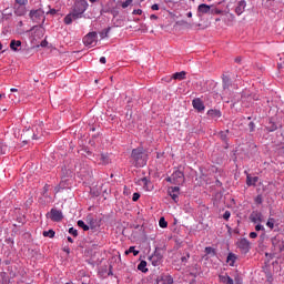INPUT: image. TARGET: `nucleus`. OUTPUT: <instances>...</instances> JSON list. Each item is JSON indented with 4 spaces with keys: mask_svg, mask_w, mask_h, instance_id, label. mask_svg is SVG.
Segmentation results:
<instances>
[{
    "mask_svg": "<svg viewBox=\"0 0 284 284\" xmlns=\"http://www.w3.org/2000/svg\"><path fill=\"white\" fill-rule=\"evenodd\" d=\"M139 199H141V194L133 193L132 201L136 202V201H139Z\"/></svg>",
    "mask_w": 284,
    "mask_h": 284,
    "instance_id": "c9c22d12",
    "label": "nucleus"
},
{
    "mask_svg": "<svg viewBox=\"0 0 284 284\" xmlns=\"http://www.w3.org/2000/svg\"><path fill=\"white\" fill-rule=\"evenodd\" d=\"M213 4L201 3L197 7V17H205V14H211Z\"/></svg>",
    "mask_w": 284,
    "mask_h": 284,
    "instance_id": "423d86ee",
    "label": "nucleus"
},
{
    "mask_svg": "<svg viewBox=\"0 0 284 284\" xmlns=\"http://www.w3.org/2000/svg\"><path fill=\"white\" fill-rule=\"evenodd\" d=\"M1 154H6V151H1Z\"/></svg>",
    "mask_w": 284,
    "mask_h": 284,
    "instance_id": "e2e57ef3",
    "label": "nucleus"
},
{
    "mask_svg": "<svg viewBox=\"0 0 284 284\" xmlns=\"http://www.w3.org/2000/svg\"><path fill=\"white\" fill-rule=\"evenodd\" d=\"M68 241H69V243H74V240H72V237H68Z\"/></svg>",
    "mask_w": 284,
    "mask_h": 284,
    "instance_id": "8fccbe9b",
    "label": "nucleus"
},
{
    "mask_svg": "<svg viewBox=\"0 0 284 284\" xmlns=\"http://www.w3.org/2000/svg\"><path fill=\"white\" fill-rule=\"evenodd\" d=\"M100 161H101L102 165H108V163H110V158L108 156V154H101Z\"/></svg>",
    "mask_w": 284,
    "mask_h": 284,
    "instance_id": "5701e85b",
    "label": "nucleus"
},
{
    "mask_svg": "<svg viewBox=\"0 0 284 284\" xmlns=\"http://www.w3.org/2000/svg\"><path fill=\"white\" fill-rule=\"evenodd\" d=\"M223 88L224 90H227V88H230V78H227L226 75H223Z\"/></svg>",
    "mask_w": 284,
    "mask_h": 284,
    "instance_id": "a878e982",
    "label": "nucleus"
},
{
    "mask_svg": "<svg viewBox=\"0 0 284 284\" xmlns=\"http://www.w3.org/2000/svg\"><path fill=\"white\" fill-rule=\"evenodd\" d=\"M252 223H261L263 221V215L261 213H253L251 215Z\"/></svg>",
    "mask_w": 284,
    "mask_h": 284,
    "instance_id": "f3484780",
    "label": "nucleus"
},
{
    "mask_svg": "<svg viewBox=\"0 0 284 284\" xmlns=\"http://www.w3.org/2000/svg\"><path fill=\"white\" fill-rule=\"evenodd\" d=\"M169 183H173L174 185H181V183H184L185 175L183 174V171L175 170L170 178L166 179Z\"/></svg>",
    "mask_w": 284,
    "mask_h": 284,
    "instance_id": "7ed1b4c3",
    "label": "nucleus"
},
{
    "mask_svg": "<svg viewBox=\"0 0 284 284\" xmlns=\"http://www.w3.org/2000/svg\"><path fill=\"white\" fill-rule=\"evenodd\" d=\"M138 270L145 274V272H148V262L141 261L138 265Z\"/></svg>",
    "mask_w": 284,
    "mask_h": 284,
    "instance_id": "412c9836",
    "label": "nucleus"
},
{
    "mask_svg": "<svg viewBox=\"0 0 284 284\" xmlns=\"http://www.w3.org/2000/svg\"><path fill=\"white\" fill-rule=\"evenodd\" d=\"M239 250L242 252V254H247V252H250L251 250V244H250V240L243 237L241 240L237 241L236 243Z\"/></svg>",
    "mask_w": 284,
    "mask_h": 284,
    "instance_id": "39448f33",
    "label": "nucleus"
},
{
    "mask_svg": "<svg viewBox=\"0 0 284 284\" xmlns=\"http://www.w3.org/2000/svg\"><path fill=\"white\" fill-rule=\"evenodd\" d=\"M125 254H133V256H139V251L134 246H131L129 250L125 251Z\"/></svg>",
    "mask_w": 284,
    "mask_h": 284,
    "instance_id": "393cba45",
    "label": "nucleus"
},
{
    "mask_svg": "<svg viewBox=\"0 0 284 284\" xmlns=\"http://www.w3.org/2000/svg\"><path fill=\"white\" fill-rule=\"evenodd\" d=\"M139 185H142L143 190H145V192H152V190L154 189V185H152V182H150L148 180V178H142L138 181Z\"/></svg>",
    "mask_w": 284,
    "mask_h": 284,
    "instance_id": "6e6552de",
    "label": "nucleus"
},
{
    "mask_svg": "<svg viewBox=\"0 0 284 284\" xmlns=\"http://www.w3.org/2000/svg\"><path fill=\"white\" fill-rule=\"evenodd\" d=\"M205 253L206 254H212L214 256V254H216V252L214 251V248H212V246H206L205 247Z\"/></svg>",
    "mask_w": 284,
    "mask_h": 284,
    "instance_id": "c756f323",
    "label": "nucleus"
},
{
    "mask_svg": "<svg viewBox=\"0 0 284 284\" xmlns=\"http://www.w3.org/2000/svg\"><path fill=\"white\" fill-rule=\"evenodd\" d=\"M20 45H21V41H20V40H12V41L10 42V48H11V50L17 51V48H20Z\"/></svg>",
    "mask_w": 284,
    "mask_h": 284,
    "instance_id": "4be33fe9",
    "label": "nucleus"
},
{
    "mask_svg": "<svg viewBox=\"0 0 284 284\" xmlns=\"http://www.w3.org/2000/svg\"><path fill=\"white\" fill-rule=\"evenodd\" d=\"M19 90L18 89H14V88H12V89H10V92H18Z\"/></svg>",
    "mask_w": 284,
    "mask_h": 284,
    "instance_id": "3c124183",
    "label": "nucleus"
},
{
    "mask_svg": "<svg viewBox=\"0 0 284 284\" xmlns=\"http://www.w3.org/2000/svg\"><path fill=\"white\" fill-rule=\"evenodd\" d=\"M88 8L89 4L85 0H75L72 7V12L64 18V23L70 26L73 21H77V19H81Z\"/></svg>",
    "mask_w": 284,
    "mask_h": 284,
    "instance_id": "f257e3e1",
    "label": "nucleus"
},
{
    "mask_svg": "<svg viewBox=\"0 0 284 284\" xmlns=\"http://www.w3.org/2000/svg\"><path fill=\"white\" fill-rule=\"evenodd\" d=\"M90 3H97V0H89Z\"/></svg>",
    "mask_w": 284,
    "mask_h": 284,
    "instance_id": "6e6d98bb",
    "label": "nucleus"
},
{
    "mask_svg": "<svg viewBox=\"0 0 284 284\" xmlns=\"http://www.w3.org/2000/svg\"><path fill=\"white\" fill-rule=\"evenodd\" d=\"M0 278H2V283H6L8 281L6 278V272L0 273Z\"/></svg>",
    "mask_w": 284,
    "mask_h": 284,
    "instance_id": "ea45409f",
    "label": "nucleus"
},
{
    "mask_svg": "<svg viewBox=\"0 0 284 284\" xmlns=\"http://www.w3.org/2000/svg\"><path fill=\"white\" fill-rule=\"evenodd\" d=\"M185 261H187V257H182V263H185Z\"/></svg>",
    "mask_w": 284,
    "mask_h": 284,
    "instance_id": "5fc2aeb1",
    "label": "nucleus"
},
{
    "mask_svg": "<svg viewBox=\"0 0 284 284\" xmlns=\"http://www.w3.org/2000/svg\"><path fill=\"white\" fill-rule=\"evenodd\" d=\"M223 11L221 9H217V8H214L212 7L211 8V14H221Z\"/></svg>",
    "mask_w": 284,
    "mask_h": 284,
    "instance_id": "7c9ffc66",
    "label": "nucleus"
},
{
    "mask_svg": "<svg viewBox=\"0 0 284 284\" xmlns=\"http://www.w3.org/2000/svg\"><path fill=\"white\" fill-rule=\"evenodd\" d=\"M98 34L97 32H89L84 38H83V44L87 48H94V45H97L98 42Z\"/></svg>",
    "mask_w": 284,
    "mask_h": 284,
    "instance_id": "20e7f679",
    "label": "nucleus"
},
{
    "mask_svg": "<svg viewBox=\"0 0 284 284\" xmlns=\"http://www.w3.org/2000/svg\"><path fill=\"white\" fill-rule=\"evenodd\" d=\"M256 236H258V234L256 232L250 233V239H256Z\"/></svg>",
    "mask_w": 284,
    "mask_h": 284,
    "instance_id": "a19ab883",
    "label": "nucleus"
},
{
    "mask_svg": "<svg viewBox=\"0 0 284 284\" xmlns=\"http://www.w3.org/2000/svg\"><path fill=\"white\" fill-rule=\"evenodd\" d=\"M192 104H193V108L199 112H203V110H205V104H203V101H201V99H194L192 101Z\"/></svg>",
    "mask_w": 284,
    "mask_h": 284,
    "instance_id": "4468645a",
    "label": "nucleus"
},
{
    "mask_svg": "<svg viewBox=\"0 0 284 284\" xmlns=\"http://www.w3.org/2000/svg\"><path fill=\"white\" fill-rule=\"evenodd\" d=\"M207 115L211 119H221V111L211 109V110L207 111Z\"/></svg>",
    "mask_w": 284,
    "mask_h": 284,
    "instance_id": "2eb2a0df",
    "label": "nucleus"
},
{
    "mask_svg": "<svg viewBox=\"0 0 284 284\" xmlns=\"http://www.w3.org/2000/svg\"><path fill=\"white\" fill-rule=\"evenodd\" d=\"M32 139H33L34 141H37V140L39 139V134H37V133H33V136H32Z\"/></svg>",
    "mask_w": 284,
    "mask_h": 284,
    "instance_id": "a18cd8bd",
    "label": "nucleus"
},
{
    "mask_svg": "<svg viewBox=\"0 0 284 284\" xmlns=\"http://www.w3.org/2000/svg\"><path fill=\"white\" fill-rule=\"evenodd\" d=\"M158 284H174V278L172 275H162L160 278H158Z\"/></svg>",
    "mask_w": 284,
    "mask_h": 284,
    "instance_id": "ddd939ff",
    "label": "nucleus"
},
{
    "mask_svg": "<svg viewBox=\"0 0 284 284\" xmlns=\"http://www.w3.org/2000/svg\"><path fill=\"white\" fill-rule=\"evenodd\" d=\"M131 159L134 161L135 168H144V165H148V153H144L142 148L133 149Z\"/></svg>",
    "mask_w": 284,
    "mask_h": 284,
    "instance_id": "f03ea898",
    "label": "nucleus"
},
{
    "mask_svg": "<svg viewBox=\"0 0 284 284\" xmlns=\"http://www.w3.org/2000/svg\"><path fill=\"white\" fill-rule=\"evenodd\" d=\"M151 10H159V4H158V3L153 4V6L151 7Z\"/></svg>",
    "mask_w": 284,
    "mask_h": 284,
    "instance_id": "37998d69",
    "label": "nucleus"
},
{
    "mask_svg": "<svg viewBox=\"0 0 284 284\" xmlns=\"http://www.w3.org/2000/svg\"><path fill=\"white\" fill-rule=\"evenodd\" d=\"M16 3H18V6H28V0H16Z\"/></svg>",
    "mask_w": 284,
    "mask_h": 284,
    "instance_id": "72a5a7b5",
    "label": "nucleus"
},
{
    "mask_svg": "<svg viewBox=\"0 0 284 284\" xmlns=\"http://www.w3.org/2000/svg\"><path fill=\"white\" fill-rule=\"evenodd\" d=\"M41 45H42V47L45 45V42H42Z\"/></svg>",
    "mask_w": 284,
    "mask_h": 284,
    "instance_id": "052dcab7",
    "label": "nucleus"
},
{
    "mask_svg": "<svg viewBox=\"0 0 284 284\" xmlns=\"http://www.w3.org/2000/svg\"><path fill=\"white\" fill-rule=\"evenodd\" d=\"M132 14H143V10L141 9H134Z\"/></svg>",
    "mask_w": 284,
    "mask_h": 284,
    "instance_id": "4c0bfd02",
    "label": "nucleus"
},
{
    "mask_svg": "<svg viewBox=\"0 0 284 284\" xmlns=\"http://www.w3.org/2000/svg\"><path fill=\"white\" fill-rule=\"evenodd\" d=\"M149 261L153 267H159L161 265V261H163V256H161L159 253H154L150 256Z\"/></svg>",
    "mask_w": 284,
    "mask_h": 284,
    "instance_id": "1a4fd4ad",
    "label": "nucleus"
},
{
    "mask_svg": "<svg viewBox=\"0 0 284 284\" xmlns=\"http://www.w3.org/2000/svg\"><path fill=\"white\" fill-rule=\"evenodd\" d=\"M41 45H42V47L45 45V42H42Z\"/></svg>",
    "mask_w": 284,
    "mask_h": 284,
    "instance_id": "680f3d73",
    "label": "nucleus"
},
{
    "mask_svg": "<svg viewBox=\"0 0 284 284\" xmlns=\"http://www.w3.org/2000/svg\"><path fill=\"white\" fill-rule=\"evenodd\" d=\"M78 227H81L84 232H88V230H90V226H88V224H85L83 220L78 221Z\"/></svg>",
    "mask_w": 284,
    "mask_h": 284,
    "instance_id": "b1692460",
    "label": "nucleus"
},
{
    "mask_svg": "<svg viewBox=\"0 0 284 284\" xmlns=\"http://www.w3.org/2000/svg\"><path fill=\"white\" fill-rule=\"evenodd\" d=\"M179 192H180L179 186L169 187V194L175 203L179 201Z\"/></svg>",
    "mask_w": 284,
    "mask_h": 284,
    "instance_id": "f8f14e48",
    "label": "nucleus"
},
{
    "mask_svg": "<svg viewBox=\"0 0 284 284\" xmlns=\"http://www.w3.org/2000/svg\"><path fill=\"white\" fill-rule=\"evenodd\" d=\"M186 17H189V19H192V11H190L189 13H186Z\"/></svg>",
    "mask_w": 284,
    "mask_h": 284,
    "instance_id": "09e8293b",
    "label": "nucleus"
},
{
    "mask_svg": "<svg viewBox=\"0 0 284 284\" xmlns=\"http://www.w3.org/2000/svg\"><path fill=\"white\" fill-rule=\"evenodd\" d=\"M250 128H251V131L253 132V130H254V122H250Z\"/></svg>",
    "mask_w": 284,
    "mask_h": 284,
    "instance_id": "49530a36",
    "label": "nucleus"
},
{
    "mask_svg": "<svg viewBox=\"0 0 284 284\" xmlns=\"http://www.w3.org/2000/svg\"><path fill=\"white\" fill-rule=\"evenodd\" d=\"M69 234H71L72 236H79V232L74 227L69 229Z\"/></svg>",
    "mask_w": 284,
    "mask_h": 284,
    "instance_id": "2f4dec72",
    "label": "nucleus"
},
{
    "mask_svg": "<svg viewBox=\"0 0 284 284\" xmlns=\"http://www.w3.org/2000/svg\"><path fill=\"white\" fill-rule=\"evenodd\" d=\"M232 216V213H230V211H225L223 214V220L224 221H230V217Z\"/></svg>",
    "mask_w": 284,
    "mask_h": 284,
    "instance_id": "473e14b6",
    "label": "nucleus"
},
{
    "mask_svg": "<svg viewBox=\"0 0 284 284\" xmlns=\"http://www.w3.org/2000/svg\"><path fill=\"white\" fill-rule=\"evenodd\" d=\"M133 0H125L123 3H122V8H129L130 4L132 3Z\"/></svg>",
    "mask_w": 284,
    "mask_h": 284,
    "instance_id": "f704fd0d",
    "label": "nucleus"
},
{
    "mask_svg": "<svg viewBox=\"0 0 284 284\" xmlns=\"http://www.w3.org/2000/svg\"><path fill=\"white\" fill-rule=\"evenodd\" d=\"M43 236H48L49 239H54V232L52 230L44 231Z\"/></svg>",
    "mask_w": 284,
    "mask_h": 284,
    "instance_id": "cd10ccee",
    "label": "nucleus"
},
{
    "mask_svg": "<svg viewBox=\"0 0 284 284\" xmlns=\"http://www.w3.org/2000/svg\"><path fill=\"white\" fill-rule=\"evenodd\" d=\"M221 136H222V139H223V133H221Z\"/></svg>",
    "mask_w": 284,
    "mask_h": 284,
    "instance_id": "0e129e2a",
    "label": "nucleus"
},
{
    "mask_svg": "<svg viewBox=\"0 0 284 284\" xmlns=\"http://www.w3.org/2000/svg\"><path fill=\"white\" fill-rule=\"evenodd\" d=\"M255 230L256 232H261V230H265V227L261 224H256Z\"/></svg>",
    "mask_w": 284,
    "mask_h": 284,
    "instance_id": "58836bf2",
    "label": "nucleus"
},
{
    "mask_svg": "<svg viewBox=\"0 0 284 284\" xmlns=\"http://www.w3.org/2000/svg\"><path fill=\"white\" fill-rule=\"evenodd\" d=\"M185 71L182 72H176L172 75V79H175L178 81H183V79H185Z\"/></svg>",
    "mask_w": 284,
    "mask_h": 284,
    "instance_id": "aec40b11",
    "label": "nucleus"
},
{
    "mask_svg": "<svg viewBox=\"0 0 284 284\" xmlns=\"http://www.w3.org/2000/svg\"><path fill=\"white\" fill-rule=\"evenodd\" d=\"M68 284H70V283H68Z\"/></svg>",
    "mask_w": 284,
    "mask_h": 284,
    "instance_id": "774afa93",
    "label": "nucleus"
},
{
    "mask_svg": "<svg viewBox=\"0 0 284 284\" xmlns=\"http://www.w3.org/2000/svg\"><path fill=\"white\" fill-rule=\"evenodd\" d=\"M14 14H17V17H23L26 14V7L20 6L16 8Z\"/></svg>",
    "mask_w": 284,
    "mask_h": 284,
    "instance_id": "6ab92c4d",
    "label": "nucleus"
},
{
    "mask_svg": "<svg viewBox=\"0 0 284 284\" xmlns=\"http://www.w3.org/2000/svg\"><path fill=\"white\" fill-rule=\"evenodd\" d=\"M219 278L223 284H234V280H232V277H230L227 274L220 275Z\"/></svg>",
    "mask_w": 284,
    "mask_h": 284,
    "instance_id": "dca6fc26",
    "label": "nucleus"
},
{
    "mask_svg": "<svg viewBox=\"0 0 284 284\" xmlns=\"http://www.w3.org/2000/svg\"><path fill=\"white\" fill-rule=\"evenodd\" d=\"M276 223V221L273 217H270L266 222L267 227H270V230H274V224Z\"/></svg>",
    "mask_w": 284,
    "mask_h": 284,
    "instance_id": "bb28decb",
    "label": "nucleus"
},
{
    "mask_svg": "<svg viewBox=\"0 0 284 284\" xmlns=\"http://www.w3.org/2000/svg\"><path fill=\"white\" fill-rule=\"evenodd\" d=\"M151 19H159V17H156L155 14H152Z\"/></svg>",
    "mask_w": 284,
    "mask_h": 284,
    "instance_id": "864d4df0",
    "label": "nucleus"
},
{
    "mask_svg": "<svg viewBox=\"0 0 284 284\" xmlns=\"http://www.w3.org/2000/svg\"><path fill=\"white\" fill-rule=\"evenodd\" d=\"M57 13V9H51L50 11L47 12V14H55Z\"/></svg>",
    "mask_w": 284,
    "mask_h": 284,
    "instance_id": "79ce46f5",
    "label": "nucleus"
},
{
    "mask_svg": "<svg viewBox=\"0 0 284 284\" xmlns=\"http://www.w3.org/2000/svg\"><path fill=\"white\" fill-rule=\"evenodd\" d=\"M239 261V256L234 253H229L227 257H226V263L230 267H235L236 266V262Z\"/></svg>",
    "mask_w": 284,
    "mask_h": 284,
    "instance_id": "9b49d317",
    "label": "nucleus"
},
{
    "mask_svg": "<svg viewBox=\"0 0 284 284\" xmlns=\"http://www.w3.org/2000/svg\"><path fill=\"white\" fill-rule=\"evenodd\" d=\"M101 39H105V34L101 33Z\"/></svg>",
    "mask_w": 284,
    "mask_h": 284,
    "instance_id": "4d7b16f0",
    "label": "nucleus"
},
{
    "mask_svg": "<svg viewBox=\"0 0 284 284\" xmlns=\"http://www.w3.org/2000/svg\"><path fill=\"white\" fill-rule=\"evenodd\" d=\"M41 130H42L41 126L36 128V131H37L38 134H40Z\"/></svg>",
    "mask_w": 284,
    "mask_h": 284,
    "instance_id": "de8ad7c7",
    "label": "nucleus"
},
{
    "mask_svg": "<svg viewBox=\"0 0 284 284\" xmlns=\"http://www.w3.org/2000/svg\"><path fill=\"white\" fill-rule=\"evenodd\" d=\"M245 8H247V2L245 0L237 2V6L235 7V14L241 17V14L245 12Z\"/></svg>",
    "mask_w": 284,
    "mask_h": 284,
    "instance_id": "9d476101",
    "label": "nucleus"
},
{
    "mask_svg": "<svg viewBox=\"0 0 284 284\" xmlns=\"http://www.w3.org/2000/svg\"><path fill=\"white\" fill-rule=\"evenodd\" d=\"M256 183H258V176H254V178L250 175L246 176V185L252 186V185H256Z\"/></svg>",
    "mask_w": 284,
    "mask_h": 284,
    "instance_id": "a211bd4d",
    "label": "nucleus"
},
{
    "mask_svg": "<svg viewBox=\"0 0 284 284\" xmlns=\"http://www.w3.org/2000/svg\"><path fill=\"white\" fill-rule=\"evenodd\" d=\"M231 18L234 19V14L231 13Z\"/></svg>",
    "mask_w": 284,
    "mask_h": 284,
    "instance_id": "bf43d9fd",
    "label": "nucleus"
},
{
    "mask_svg": "<svg viewBox=\"0 0 284 284\" xmlns=\"http://www.w3.org/2000/svg\"><path fill=\"white\" fill-rule=\"evenodd\" d=\"M30 14H31V18H34V14H37V11H34V12L31 11Z\"/></svg>",
    "mask_w": 284,
    "mask_h": 284,
    "instance_id": "603ef678",
    "label": "nucleus"
},
{
    "mask_svg": "<svg viewBox=\"0 0 284 284\" xmlns=\"http://www.w3.org/2000/svg\"><path fill=\"white\" fill-rule=\"evenodd\" d=\"M160 227H168V222L165 221V217H161L159 221Z\"/></svg>",
    "mask_w": 284,
    "mask_h": 284,
    "instance_id": "c85d7f7f",
    "label": "nucleus"
},
{
    "mask_svg": "<svg viewBox=\"0 0 284 284\" xmlns=\"http://www.w3.org/2000/svg\"><path fill=\"white\" fill-rule=\"evenodd\" d=\"M3 95L0 94V99L2 98Z\"/></svg>",
    "mask_w": 284,
    "mask_h": 284,
    "instance_id": "69168bd1",
    "label": "nucleus"
},
{
    "mask_svg": "<svg viewBox=\"0 0 284 284\" xmlns=\"http://www.w3.org/2000/svg\"><path fill=\"white\" fill-rule=\"evenodd\" d=\"M48 217L51 219V221H54L55 223H59L63 219V212L52 209L50 213H48Z\"/></svg>",
    "mask_w": 284,
    "mask_h": 284,
    "instance_id": "0eeeda50",
    "label": "nucleus"
},
{
    "mask_svg": "<svg viewBox=\"0 0 284 284\" xmlns=\"http://www.w3.org/2000/svg\"><path fill=\"white\" fill-rule=\"evenodd\" d=\"M23 143H28V142L23 141Z\"/></svg>",
    "mask_w": 284,
    "mask_h": 284,
    "instance_id": "338daca9",
    "label": "nucleus"
},
{
    "mask_svg": "<svg viewBox=\"0 0 284 284\" xmlns=\"http://www.w3.org/2000/svg\"><path fill=\"white\" fill-rule=\"evenodd\" d=\"M105 61H106V60H105V57H101V58H100V63H103V64H104Z\"/></svg>",
    "mask_w": 284,
    "mask_h": 284,
    "instance_id": "c03bdc74",
    "label": "nucleus"
},
{
    "mask_svg": "<svg viewBox=\"0 0 284 284\" xmlns=\"http://www.w3.org/2000/svg\"><path fill=\"white\" fill-rule=\"evenodd\" d=\"M0 50H3V45L1 44V42H0Z\"/></svg>",
    "mask_w": 284,
    "mask_h": 284,
    "instance_id": "13d9d810",
    "label": "nucleus"
},
{
    "mask_svg": "<svg viewBox=\"0 0 284 284\" xmlns=\"http://www.w3.org/2000/svg\"><path fill=\"white\" fill-rule=\"evenodd\" d=\"M255 203H257L258 205H261V203H263V197L261 195H257L255 197Z\"/></svg>",
    "mask_w": 284,
    "mask_h": 284,
    "instance_id": "e433bc0d",
    "label": "nucleus"
}]
</instances>
